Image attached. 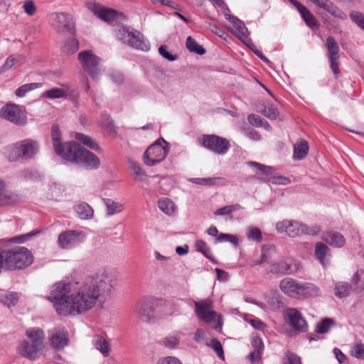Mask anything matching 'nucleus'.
<instances>
[{
	"mask_svg": "<svg viewBox=\"0 0 364 364\" xmlns=\"http://www.w3.org/2000/svg\"><path fill=\"white\" fill-rule=\"evenodd\" d=\"M112 277L103 271L86 277L81 283L59 282L48 299L58 315L76 316L88 311L99 301L104 303L111 296Z\"/></svg>",
	"mask_w": 364,
	"mask_h": 364,
	"instance_id": "f257e3e1",
	"label": "nucleus"
},
{
	"mask_svg": "<svg viewBox=\"0 0 364 364\" xmlns=\"http://www.w3.org/2000/svg\"><path fill=\"white\" fill-rule=\"evenodd\" d=\"M88 9L101 20L115 26L114 29L115 37L122 43L135 49L148 51L150 43L144 36L133 28L120 24L127 19L126 16L114 9L105 8L99 4L92 3L88 5Z\"/></svg>",
	"mask_w": 364,
	"mask_h": 364,
	"instance_id": "f03ea898",
	"label": "nucleus"
},
{
	"mask_svg": "<svg viewBox=\"0 0 364 364\" xmlns=\"http://www.w3.org/2000/svg\"><path fill=\"white\" fill-rule=\"evenodd\" d=\"M25 334L28 339L20 341L17 351L23 358L34 360L40 357L43 349L44 332L40 328L33 327L26 329Z\"/></svg>",
	"mask_w": 364,
	"mask_h": 364,
	"instance_id": "7ed1b4c3",
	"label": "nucleus"
},
{
	"mask_svg": "<svg viewBox=\"0 0 364 364\" xmlns=\"http://www.w3.org/2000/svg\"><path fill=\"white\" fill-rule=\"evenodd\" d=\"M64 159L76 164H82L88 169H97L100 165V159L92 152L81 147L79 144H68Z\"/></svg>",
	"mask_w": 364,
	"mask_h": 364,
	"instance_id": "20e7f679",
	"label": "nucleus"
},
{
	"mask_svg": "<svg viewBox=\"0 0 364 364\" xmlns=\"http://www.w3.org/2000/svg\"><path fill=\"white\" fill-rule=\"evenodd\" d=\"M276 230L279 234H284L290 237H299L302 235H316L320 231L319 226L309 227L294 220H283L275 225Z\"/></svg>",
	"mask_w": 364,
	"mask_h": 364,
	"instance_id": "39448f33",
	"label": "nucleus"
},
{
	"mask_svg": "<svg viewBox=\"0 0 364 364\" xmlns=\"http://www.w3.org/2000/svg\"><path fill=\"white\" fill-rule=\"evenodd\" d=\"M195 311L197 316L203 321L209 323L217 331H221L223 321L221 316L212 310V301L209 299L195 301Z\"/></svg>",
	"mask_w": 364,
	"mask_h": 364,
	"instance_id": "423d86ee",
	"label": "nucleus"
},
{
	"mask_svg": "<svg viewBox=\"0 0 364 364\" xmlns=\"http://www.w3.org/2000/svg\"><path fill=\"white\" fill-rule=\"evenodd\" d=\"M168 152V142L163 138H159L150 145L144 153V163L148 166H156L165 159Z\"/></svg>",
	"mask_w": 364,
	"mask_h": 364,
	"instance_id": "0eeeda50",
	"label": "nucleus"
},
{
	"mask_svg": "<svg viewBox=\"0 0 364 364\" xmlns=\"http://www.w3.org/2000/svg\"><path fill=\"white\" fill-rule=\"evenodd\" d=\"M38 149L39 145L36 141L26 139L14 144L9 154V159L11 161L30 159L37 154Z\"/></svg>",
	"mask_w": 364,
	"mask_h": 364,
	"instance_id": "6e6552de",
	"label": "nucleus"
},
{
	"mask_svg": "<svg viewBox=\"0 0 364 364\" xmlns=\"http://www.w3.org/2000/svg\"><path fill=\"white\" fill-rule=\"evenodd\" d=\"M50 25L58 33H73L75 23L71 14L65 12H53L48 16Z\"/></svg>",
	"mask_w": 364,
	"mask_h": 364,
	"instance_id": "1a4fd4ad",
	"label": "nucleus"
},
{
	"mask_svg": "<svg viewBox=\"0 0 364 364\" xmlns=\"http://www.w3.org/2000/svg\"><path fill=\"white\" fill-rule=\"evenodd\" d=\"M86 238L85 232L79 230H68L58 235V245L63 250L74 249L82 244Z\"/></svg>",
	"mask_w": 364,
	"mask_h": 364,
	"instance_id": "9d476101",
	"label": "nucleus"
},
{
	"mask_svg": "<svg viewBox=\"0 0 364 364\" xmlns=\"http://www.w3.org/2000/svg\"><path fill=\"white\" fill-rule=\"evenodd\" d=\"M200 141L203 147L218 155L226 154L231 147L229 140L215 134H205Z\"/></svg>",
	"mask_w": 364,
	"mask_h": 364,
	"instance_id": "9b49d317",
	"label": "nucleus"
},
{
	"mask_svg": "<svg viewBox=\"0 0 364 364\" xmlns=\"http://www.w3.org/2000/svg\"><path fill=\"white\" fill-rule=\"evenodd\" d=\"M78 58L84 70L88 73L94 80H97L101 72L100 59L89 50L80 52Z\"/></svg>",
	"mask_w": 364,
	"mask_h": 364,
	"instance_id": "f8f14e48",
	"label": "nucleus"
},
{
	"mask_svg": "<svg viewBox=\"0 0 364 364\" xmlns=\"http://www.w3.org/2000/svg\"><path fill=\"white\" fill-rule=\"evenodd\" d=\"M300 269V262L291 257L282 258L272 262L269 271L273 274H294Z\"/></svg>",
	"mask_w": 364,
	"mask_h": 364,
	"instance_id": "ddd939ff",
	"label": "nucleus"
},
{
	"mask_svg": "<svg viewBox=\"0 0 364 364\" xmlns=\"http://www.w3.org/2000/svg\"><path fill=\"white\" fill-rule=\"evenodd\" d=\"M325 46L328 53L330 68L331 69L335 78L338 79L340 76V48L338 44L333 37L328 36L326 38Z\"/></svg>",
	"mask_w": 364,
	"mask_h": 364,
	"instance_id": "4468645a",
	"label": "nucleus"
},
{
	"mask_svg": "<svg viewBox=\"0 0 364 364\" xmlns=\"http://www.w3.org/2000/svg\"><path fill=\"white\" fill-rule=\"evenodd\" d=\"M155 300L146 298L140 300L136 306L138 317L144 322H150L154 318Z\"/></svg>",
	"mask_w": 364,
	"mask_h": 364,
	"instance_id": "2eb2a0df",
	"label": "nucleus"
},
{
	"mask_svg": "<svg viewBox=\"0 0 364 364\" xmlns=\"http://www.w3.org/2000/svg\"><path fill=\"white\" fill-rule=\"evenodd\" d=\"M285 321L294 330L299 332H304L307 330V323L301 314L296 309L289 308L284 311Z\"/></svg>",
	"mask_w": 364,
	"mask_h": 364,
	"instance_id": "dca6fc26",
	"label": "nucleus"
},
{
	"mask_svg": "<svg viewBox=\"0 0 364 364\" xmlns=\"http://www.w3.org/2000/svg\"><path fill=\"white\" fill-rule=\"evenodd\" d=\"M49 339L55 349H62L68 344V332L64 327H56L50 331Z\"/></svg>",
	"mask_w": 364,
	"mask_h": 364,
	"instance_id": "f3484780",
	"label": "nucleus"
},
{
	"mask_svg": "<svg viewBox=\"0 0 364 364\" xmlns=\"http://www.w3.org/2000/svg\"><path fill=\"white\" fill-rule=\"evenodd\" d=\"M301 283L297 280L291 278L285 277L281 280L279 283L280 290L288 296L294 299H299Z\"/></svg>",
	"mask_w": 364,
	"mask_h": 364,
	"instance_id": "a211bd4d",
	"label": "nucleus"
},
{
	"mask_svg": "<svg viewBox=\"0 0 364 364\" xmlns=\"http://www.w3.org/2000/svg\"><path fill=\"white\" fill-rule=\"evenodd\" d=\"M51 136L55 151L58 155L65 159L68 149L66 146L68 144H75L76 142L69 141L64 144L61 143V133L57 124L52 126Z\"/></svg>",
	"mask_w": 364,
	"mask_h": 364,
	"instance_id": "6ab92c4d",
	"label": "nucleus"
},
{
	"mask_svg": "<svg viewBox=\"0 0 364 364\" xmlns=\"http://www.w3.org/2000/svg\"><path fill=\"white\" fill-rule=\"evenodd\" d=\"M316 6L325 10L333 16L341 19L346 20L347 15L341 9H340L336 5H335L330 0H309Z\"/></svg>",
	"mask_w": 364,
	"mask_h": 364,
	"instance_id": "aec40b11",
	"label": "nucleus"
},
{
	"mask_svg": "<svg viewBox=\"0 0 364 364\" xmlns=\"http://www.w3.org/2000/svg\"><path fill=\"white\" fill-rule=\"evenodd\" d=\"M20 108L14 104H7L0 109V115L5 119L16 124H21L23 122L20 118Z\"/></svg>",
	"mask_w": 364,
	"mask_h": 364,
	"instance_id": "412c9836",
	"label": "nucleus"
},
{
	"mask_svg": "<svg viewBox=\"0 0 364 364\" xmlns=\"http://www.w3.org/2000/svg\"><path fill=\"white\" fill-rule=\"evenodd\" d=\"M289 2L294 6L295 9L299 12L301 18L305 21L306 24L311 28H317L318 24L316 17L314 14L304 5L300 4L296 0H289Z\"/></svg>",
	"mask_w": 364,
	"mask_h": 364,
	"instance_id": "4be33fe9",
	"label": "nucleus"
},
{
	"mask_svg": "<svg viewBox=\"0 0 364 364\" xmlns=\"http://www.w3.org/2000/svg\"><path fill=\"white\" fill-rule=\"evenodd\" d=\"M251 346L253 350L249 354L248 358L252 363L259 361L261 360L264 351V343L262 339L258 336H252Z\"/></svg>",
	"mask_w": 364,
	"mask_h": 364,
	"instance_id": "5701e85b",
	"label": "nucleus"
},
{
	"mask_svg": "<svg viewBox=\"0 0 364 364\" xmlns=\"http://www.w3.org/2000/svg\"><path fill=\"white\" fill-rule=\"evenodd\" d=\"M225 18L228 20L235 28L237 32L236 35L240 39L244 40L247 38L248 30L242 21H240L237 17L229 14H225Z\"/></svg>",
	"mask_w": 364,
	"mask_h": 364,
	"instance_id": "b1692460",
	"label": "nucleus"
},
{
	"mask_svg": "<svg viewBox=\"0 0 364 364\" xmlns=\"http://www.w3.org/2000/svg\"><path fill=\"white\" fill-rule=\"evenodd\" d=\"M322 240L328 245L336 247H341L346 243L344 237L340 232L333 230L324 233L322 236Z\"/></svg>",
	"mask_w": 364,
	"mask_h": 364,
	"instance_id": "393cba45",
	"label": "nucleus"
},
{
	"mask_svg": "<svg viewBox=\"0 0 364 364\" xmlns=\"http://www.w3.org/2000/svg\"><path fill=\"white\" fill-rule=\"evenodd\" d=\"M320 289L316 285L309 282H301L299 299L316 297L320 295Z\"/></svg>",
	"mask_w": 364,
	"mask_h": 364,
	"instance_id": "a878e982",
	"label": "nucleus"
},
{
	"mask_svg": "<svg viewBox=\"0 0 364 364\" xmlns=\"http://www.w3.org/2000/svg\"><path fill=\"white\" fill-rule=\"evenodd\" d=\"M315 255L321 264L326 267L330 257V249L323 243L318 242L315 247Z\"/></svg>",
	"mask_w": 364,
	"mask_h": 364,
	"instance_id": "bb28decb",
	"label": "nucleus"
},
{
	"mask_svg": "<svg viewBox=\"0 0 364 364\" xmlns=\"http://www.w3.org/2000/svg\"><path fill=\"white\" fill-rule=\"evenodd\" d=\"M129 164L132 171L134 173V179L135 181L144 182L148 180V175L146 174L145 170L141 167V166L139 163L133 160H129Z\"/></svg>",
	"mask_w": 364,
	"mask_h": 364,
	"instance_id": "cd10ccee",
	"label": "nucleus"
},
{
	"mask_svg": "<svg viewBox=\"0 0 364 364\" xmlns=\"http://www.w3.org/2000/svg\"><path fill=\"white\" fill-rule=\"evenodd\" d=\"M309 151V144L306 141L301 140L294 146L293 158L295 160H301L304 159Z\"/></svg>",
	"mask_w": 364,
	"mask_h": 364,
	"instance_id": "c85d7f7f",
	"label": "nucleus"
},
{
	"mask_svg": "<svg viewBox=\"0 0 364 364\" xmlns=\"http://www.w3.org/2000/svg\"><path fill=\"white\" fill-rule=\"evenodd\" d=\"M159 208L165 214L172 215L176 210L175 203L168 198L160 199L158 202Z\"/></svg>",
	"mask_w": 364,
	"mask_h": 364,
	"instance_id": "c756f323",
	"label": "nucleus"
},
{
	"mask_svg": "<svg viewBox=\"0 0 364 364\" xmlns=\"http://www.w3.org/2000/svg\"><path fill=\"white\" fill-rule=\"evenodd\" d=\"M75 210L81 219H90L93 215L92 208L86 203H82L75 206Z\"/></svg>",
	"mask_w": 364,
	"mask_h": 364,
	"instance_id": "7c9ffc66",
	"label": "nucleus"
},
{
	"mask_svg": "<svg viewBox=\"0 0 364 364\" xmlns=\"http://www.w3.org/2000/svg\"><path fill=\"white\" fill-rule=\"evenodd\" d=\"M180 333L169 335L161 339L160 344L164 346L168 349H174L177 348L180 343Z\"/></svg>",
	"mask_w": 364,
	"mask_h": 364,
	"instance_id": "2f4dec72",
	"label": "nucleus"
},
{
	"mask_svg": "<svg viewBox=\"0 0 364 364\" xmlns=\"http://www.w3.org/2000/svg\"><path fill=\"white\" fill-rule=\"evenodd\" d=\"M186 48L191 52L202 55L205 53V49L199 45L192 36H188L186 42Z\"/></svg>",
	"mask_w": 364,
	"mask_h": 364,
	"instance_id": "473e14b6",
	"label": "nucleus"
},
{
	"mask_svg": "<svg viewBox=\"0 0 364 364\" xmlns=\"http://www.w3.org/2000/svg\"><path fill=\"white\" fill-rule=\"evenodd\" d=\"M104 203L106 205L108 215L121 213L124 210V205L122 203L115 202L109 198L104 199Z\"/></svg>",
	"mask_w": 364,
	"mask_h": 364,
	"instance_id": "72a5a7b5",
	"label": "nucleus"
},
{
	"mask_svg": "<svg viewBox=\"0 0 364 364\" xmlns=\"http://www.w3.org/2000/svg\"><path fill=\"white\" fill-rule=\"evenodd\" d=\"M16 198V196L6 190L4 182L0 179V202L7 205L14 202Z\"/></svg>",
	"mask_w": 364,
	"mask_h": 364,
	"instance_id": "f704fd0d",
	"label": "nucleus"
},
{
	"mask_svg": "<svg viewBox=\"0 0 364 364\" xmlns=\"http://www.w3.org/2000/svg\"><path fill=\"white\" fill-rule=\"evenodd\" d=\"M351 289V286L347 282H338L335 284L334 293L338 298L347 296Z\"/></svg>",
	"mask_w": 364,
	"mask_h": 364,
	"instance_id": "c9c22d12",
	"label": "nucleus"
},
{
	"mask_svg": "<svg viewBox=\"0 0 364 364\" xmlns=\"http://www.w3.org/2000/svg\"><path fill=\"white\" fill-rule=\"evenodd\" d=\"M351 282L358 291H364V270L358 269L353 274Z\"/></svg>",
	"mask_w": 364,
	"mask_h": 364,
	"instance_id": "e433bc0d",
	"label": "nucleus"
},
{
	"mask_svg": "<svg viewBox=\"0 0 364 364\" xmlns=\"http://www.w3.org/2000/svg\"><path fill=\"white\" fill-rule=\"evenodd\" d=\"M335 325V322L332 318H326L322 319L316 324V333H326L330 328Z\"/></svg>",
	"mask_w": 364,
	"mask_h": 364,
	"instance_id": "4c0bfd02",
	"label": "nucleus"
},
{
	"mask_svg": "<svg viewBox=\"0 0 364 364\" xmlns=\"http://www.w3.org/2000/svg\"><path fill=\"white\" fill-rule=\"evenodd\" d=\"M41 87V83L33 82L24 84L15 90V95L18 97H23L27 92Z\"/></svg>",
	"mask_w": 364,
	"mask_h": 364,
	"instance_id": "58836bf2",
	"label": "nucleus"
},
{
	"mask_svg": "<svg viewBox=\"0 0 364 364\" xmlns=\"http://www.w3.org/2000/svg\"><path fill=\"white\" fill-rule=\"evenodd\" d=\"M43 95L49 99L65 98L68 96V92L64 89L55 87L46 90Z\"/></svg>",
	"mask_w": 364,
	"mask_h": 364,
	"instance_id": "ea45409f",
	"label": "nucleus"
},
{
	"mask_svg": "<svg viewBox=\"0 0 364 364\" xmlns=\"http://www.w3.org/2000/svg\"><path fill=\"white\" fill-rule=\"evenodd\" d=\"M78 48L79 44L77 40L71 38L65 42L62 47V51L67 55H71L76 53Z\"/></svg>",
	"mask_w": 364,
	"mask_h": 364,
	"instance_id": "a19ab883",
	"label": "nucleus"
},
{
	"mask_svg": "<svg viewBox=\"0 0 364 364\" xmlns=\"http://www.w3.org/2000/svg\"><path fill=\"white\" fill-rule=\"evenodd\" d=\"M75 138L85 146H87L88 148L92 150L97 151L99 149V146L97 145V144L95 141H93L92 138L87 135L80 133H77L75 135Z\"/></svg>",
	"mask_w": 364,
	"mask_h": 364,
	"instance_id": "79ce46f5",
	"label": "nucleus"
},
{
	"mask_svg": "<svg viewBox=\"0 0 364 364\" xmlns=\"http://www.w3.org/2000/svg\"><path fill=\"white\" fill-rule=\"evenodd\" d=\"M95 347L97 350L100 351L105 357H107L109 355L110 345L102 337H100L95 341Z\"/></svg>",
	"mask_w": 364,
	"mask_h": 364,
	"instance_id": "37998d69",
	"label": "nucleus"
},
{
	"mask_svg": "<svg viewBox=\"0 0 364 364\" xmlns=\"http://www.w3.org/2000/svg\"><path fill=\"white\" fill-rule=\"evenodd\" d=\"M195 245L198 252L202 253L208 259L213 260V255L210 249L205 241L203 240H197Z\"/></svg>",
	"mask_w": 364,
	"mask_h": 364,
	"instance_id": "c03bdc74",
	"label": "nucleus"
},
{
	"mask_svg": "<svg viewBox=\"0 0 364 364\" xmlns=\"http://www.w3.org/2000/svg\"><path fill=\"white\" fill-rule=\"evenodd\" d=\"M242 208V207L240 204L235 203L218 208L215 211L214 214L215 215H229L232 213L241 210Z\"/></svg>",
	"mask_w": 364,
	"mask_h": 364,
	"instance_id": "a18cd8bd",
	"label": "nucleus"
},
{
	"mask_svg": "<svg viewBox=\"0 0 364 364\" xmlns=\"http://www.w3.org/2000/svg\"><path fill=\"white\" fill-rule=\"evenodd\" d=\"M247 237L249 240L260 242L262 240V236L260 230L258 228L250 226L247 230Z\"/></svg>",
	"mask_w": 364,
	"mask_h": 364,
	"instance_id": "49530a36",
	"label": "nucleus"
},
{
	"mask_svg": "<svg viewBox=\"0 0 364 364\" xmlns=\"http://www.w3.org/2000/svg\"><path fill=\"white\" fill-rule=\"evenodd\" d=\"M18 299V295L16 292L4 294L1 297V301L9 307L15 306L17 304Z\"/></svg>",
	"mask_w": 364,
	"mask_h": 364,
	"instance_id": "de8ad7c7",
	"label": "nucleus"
},
{
	"mask_svg": "<svg viewBox=\"0 0 364 364\" xmlns=\"http://www.w3.org/2000/svg\"><path fill=\"white\" fill-rule=\"evenodd\" d=\"M20 55H11L4 61V63L0 68V74L5 73L6 71L11 69L15 64L18 62Z\"/></svg>",
	"mask_w": 364,
	"mask_h": 364,
	"instance_id": "09e8293b",
	"label": "nucleus"
},
{
	"mask_svg": "<svg viewBox=\"0 0 364 364\" xmlns=\"http://www.w3.org/2000/svg\"><path fill=\"white\" fill-rule=\"evenodd\" d=\"M262 114L269 119H275L279 116V111L275 105L267 103L262 111Z\"/></svg>",
	"mask_w": 364,
	"mask_h": 364,
	"instance_id": "8fccbe9b",
	"label": "nucleus"
},
{
	"mask_svg": "<svg viewBox=\"0 0 364 364\" xmlns=\"http://www.w3.org/2000/svg\"><path fill=\"white\" fill-rule=\"evenodd\" d=\"M208 346H209L215 351V353L220 359H225L223 346L219 340L217 338H212L210 341V343H208Z\"/></svg>",
	"mask_w": 364,
	"mask_h": 364,
	"instance_id": "3c124183",
	"label": "nucleus"
},
{
	"mask_svg": "<svg viewBox=\"0 0 364 364\" xmlns=\"http://www.w3.org/2000/svg\"><path fill=\"white\" fill-rule=\"evenodd\" d=\"M224 242H229L236 245L238 244V239L235 235L227 233H221L216 237L215 242L220 243Z\"/></svg>",
	"mask_w": 364,
	"mask_h": 364,
	"instance_id": "603ef678",
	"label": "nucleus"
},
{
	"mask_svg": "<svg viewBox=\"0 0 364 364\" xmlns=\"http://www.w3.org/2000/svg\"><path fill=\"white\" fill-rule=\"evenodd\" d=\"M39 232V231H31L25 235L11 237L8 240V242L17 244L23 243L26 240H29L31 237L38 235Z\"/></svg>",
	"mask_w": 364,
	"mask_h": 364,
	"instance_id": "864d4df0",
	"label": "nucleus"
},
{
	"mask_svg": "<svg viewBox=\"0 0 364 364\" xmlns=\"http://www.w3.org/2000/svg\"><path fill=\"white\" fill-rule=\"evenodd\" d=\"M350 19L358 25L361 29L364 31V14L356 11H352L350 13Z\"/></svg>",
	"mask_w": 364,
	"mask_h": 364,
	"instance_id": "5fc2aeb1",
	"label": "nucleus"
},
{
	"mask_svg": "<svg viewBox=\"0 0 364 364\" xmlns=\"http://www.w3.org/2000/svg\"><path fill=\"white\" fill-rule=\"evenodd\" d=\"M247 164L250 166L256 167L262 174L265 176H269L272 173L273 168L271 166H267L256 161H248Z\"/></svg>",
	"mask_w": 364,
	"mask_h": 364,
	"instance_id": "6e6d98bb",
	"label": "nucleus"
},
{
	"mask_svg": "<svg viewBox=\"0 0 364 364\" xmlns=\"http://www.w3.org/2000/svg\"><path fill=\"white\" fill-rule=\"evenodd\" d=\"M351 355L358 359H364V344L355 343L351 349Z\"/></svg>",
	"mask_w": 364,
	"mask_h": 364,
	"instance_id": "4d7b16f0",
	"label": "nucleus"
},
{
	"mask_svg": "<svg viewBox=\"0 0 364 364\" xmlns=\"http://www.w3.org/2000/svg\"><path fill=\"white\" fill-rule=\"evenodd\" d=\"M205 186H226L228 183V180L223 177L205 178Z\"/></svg>",
	"mask_w": 364,
	"mask_h": 364,
	"instance_id": "13d9d810",
	"label": "nucleus"
},
{
	"mask_svg": "<svg viewBox=\"0 0 364 364\" xmlns=\"http://www.w3.org/2000/svg\"><path fill=\"white\" fill-rule=\"evenodd\" d=\"M283 364H301V358L294 353L288 351Z\"/></svg>",
	"mask_w": 364,
	"mask_h": 364,
	"instance_id": "bf43d9fd",
	"label": "nucleus"
},
{
	"mask_svg": "<svg viewBox=\"0 0 364 364\" xmlns=\"http://www.w3.org/2000/svg\"><path fill=\"white\" fill-rule=\"evenodd\" d=\"M23 10L28 16H33L36 12V6L32 0H26L23 5Z\"/></svg>",
	"mask_w": 364,
	"mask_h": 364,
	"instance_id": "052dcab7",
	"label": "nucleus"
},
{
	"mask_svg": "<svg viewBox=\"0 0 364 364\" xmlns=\"http://www.w3.org/2000/svg\"><path fill=\"white\" fill-rule=\"evenodd\" d=\"M159 52L161 56H163L164 58L168 60L169 61H173L177 59L178 55L176 54L173 55L171 54L167 50V46L165 45L161 46L159 48Z\"/></svg>",
	"mask_w": 364,
	"mask_h": 364,
	"instance_id": "680f3d73",
	"label": "nucleus"
},
{
	"mask_svg": "<svg viewBox=\"0 0 364 364\" xmlns=\"http://www.w3.org/2000/svg\"><path fill=\"white\" fill-rule=\"evenodd\" d=\"M100 125L103 128L107 129H112L114 127V122L108 114H102L100 119Z\"/></svg>",
	"mask_w": 364,
	"mask_h": 364,
	"instance_id": "e2e57ef3",
	"label": "nucleus"
},
{
	"mask_svg": "<svg viewBox=\"0 0 364 364\" xmlns=\"http://www.w3.org/2000/svg\"><path fill=\"white\" fill-rule=\"evenodd\" d=\"M248 122L255 127H260L262 124L263 119L257 114H251L247 117Z\"/></svg>",
	"mask_w": 364,
	"mask_h": 364,
	"instance_id": "0e129e2a",
	"label": "nucleus"
},
{
	"mask_svg": "<svg viewBox=\"0 0 364 364\" xmlns=\"http://www.w3.org/2000/svg\"><path fill=\"white\" fill-rule=\"evenodd\" d=\"M158 364H183L182 362L176 357L167 356L160 358L158 360Z\"/></svg>",
	"mask_w": 364,
	"mask_h": 364,
	"instance_id": "69168bd1",
	"label": "nucleus"
},
{
	"mask_svg": "<svg viewBox=\"0 0 364 364\" xmlns=\"http://www.w3.org/2000/svg\"><path fill=\"white\" fill-rule=\"evenodd\" d=\"M109 76L112 81L117 85L122 83L124 81V76L120 72L112 71L109 74Z\"/></svg>",
	"mask_w": 364,
	"mask_h": 364,
	"instance_id": "338daca9",
	"label": "nucleus"
},
{
	"mask_svg": "<svg viewBox=\"0 0 364 364\" xmlns=\"http://www.w3.org/2000/svg\"><path fill=\"white\" fill-rule=\"evenodd\" d=\"M245 134L253 141H259L261 139L260 134L253 129L245 130Z\"/></svg>",
	"mask_w": 364,
	"mask_h": 364,
	"instance_id": "774afa93",
	"label": "nucleus"
}]
</instances>
